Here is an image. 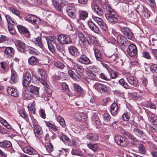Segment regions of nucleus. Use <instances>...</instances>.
I'll return each mask as SVG.
<instances>
[{
	"label": "nucleus",
	"instance_id": "nucleus-53",
	"mask_svg": "<svg viewBox=\"0 0 157 157\" xmlns=\"http://www.w3.org/2000/svg\"><path fill=\"white\" fill-rule=\"evenodd\" d=\"M89 67L87 68V71H86V74L90 77L93 79H95L96 77V75L91 70L89 69Z\"/></svg>",
	"mask_w": 157,
	"mask_h": 157
},
{
	"label": "nucleus",
	"instance_id": "nucleus-20",
	"mask_svg": "<svg viewBox=\"0 0 157 157\" xmlns=\"http://www.w3.org/2000/svg\"><path fill=\"white\" fill-rule=\"evenodd\" d=\"M11 79L9 81V82L11 84L16 83L18 79V77L17 73L13 69L11 68Z\"/></svg>",
	"mask_w": 157,
	"mask_h": 157
},
{
	"label": "nucleus",
	"instance_id": "nucleus-30",
	"mask_svg": "<svg viewBox=\"0 0 157 157\" xmlns=\"http://www.w3.org/2000/svg\"><path fill=\"white\" fill-rule=\"evenodd\" d=\"M79 62L86 65L90 63V61L89 58L85 55H82L79 59Z\"/></svg>",
	"mask_w": 157,
	"mask_h": 157
},
{
	"label": "nucleus",
	"instance_id": "nucleus-62",
	"mask_svg": "<svg viewBox=\"0 0 157 157\" xmlns=\"http://www.w3.org/2000/svg\"><path fill=\"white\" fill-rule=\"evenodd\" d=\"M143 56L147 59H150L151 58L150 53L147 51H144L143 52Z\"/></svg>",
	"mask_w": 157,
	"mask_h": 157
},
{
	"label": "nucleus",
	"instance_id": "nucleus-60",
	"mask_svg": "<svg viewBox=\"0 0 157 157\" xmlns=\"http://www.w3.org/2000/svg\"><path fill=\"white\" fill-rule=\"evenodd\" d=\"M40 75L41 76L40 78H45L47 77V72L45 70H42L40 71Z\"/></svg>",
	"mask_w": 157,
	"mask_h": 157
},
{
	"label": "nucleus",
	"instance_id": "nucleus-2",
	"mask_svg": "<svg viewBox=\"0 0 157 157\" xmlns=\"http://www.w3.org/2000/svg\"><path fill=\"white\" fill-rule=\"evenodd\" d=\"M47 41L48 48L49 51L52 53H54L56 52L55 45L56 46V49L59 52L63 53L64 51L62 45L59 44L57 43L56 40L54 37H50L47 39Z\"/></svg>",
	"mask_w": 157,
	"mask_h": 157
},
{
	"label": "nucleus",
	"instance_id": "nucleus-11",
	"mask_svg": "<svg viewBox=\"0 0 157 157\" xmlns=\"http://www.w3.org/2000/svg\"><path fill=\"white\" fill-rule=\"evenodd\" d=\"M12 145L10 141L7 140H4L0 142V147L2 148L8 147ZM0 155L2 157H7V155L0 149Z\"/></svg>",
	"mask_w": 157,
	"mask_h": 157
},
{
	"label": "nucleus",
	"instance_id": "nucleus-21",
	"mask_svg": "<svg viewBox=\"0 0 157 157\" xmlns=\"http://www.w3.org/2000/svg\"><path fill=\"white\" fill-rule=\"evenodd\" d=\"M128 82L131 85L136 86L138 83V80L135 77L126 75Z\"/></svg>",
	"mask_w": 157,
	"mask_h": 157
},
{
	"label": "nucleus",
	"instance_id": "nucleus-17",
	"mask_svg": "<svg viewBox=\"0 0 157 157\" xmlns=\"http://www.w3.org/2000/svg\"><path fill=\"white\" fill-rule=\"evenodd\" d=\"M75 117L77 121L81 122L85 121L87 119V117L86 114L83 113L77 112L75 114Z\"/></svg>",
	"mask_w": 157,
	"mask_h": 157
},
{
	"label": "nucleus",
	"instance_id": "nucleus-48",
	"mask_svg": "<svg viewBox=\"0 0 157 157\" xmlns=\"http://www.w3.org/2000/svg\"><path fill=\"white\" fill-rule=\"evenodd\" d=\"M57 121L63 127L66 126V124L64 119L61 116H56Z\"/></svg>",
	"mask_w": 157,
	"mask_h": 157
},
{
	"label": "nucleus",
	"instance_id": "nucleus-28",
	"mask_svg": "<svg viewBox=\"0 0 157 157\" xmlns=\"http://www.w3.org/2000/svg\"><path fill=\"white\" fill-rule=\"evenodd\" d=\"M78 36L79 40L81 42L83 45L86 46L89 44V41L82 33L79 32L78 33Z\"/></svg>",
	"mask_w": 157,
	"mask_h": 157
},
{
	"label": "nucleus",
	"instance_id": "nucleus-18",
	"mask_svg": "<svg viewBox=\"0 0 157 157\" xmlns=\"http://www.w3.org/2000/svg\"><path fill=\"white\" fill-rule=\"evenodd\" d=\"M72 68L75 71L77 74H79L82 75V73L84 70V68L82 66L76 63L73 62Z\"/></svg>",
	"mask_w": 157,
	"mask_h": 157
},
{
	"label": "nucleus",
	"instance_id": "nucleus-7",
	"mask_svg": "<svg viewBox=\"0 0 157 157\" xmlns=\"http://www.w3.org/2000/svg\"><path fill=\"white\" fill-rule=\"evenodd\" d=\"M58 40L60 43L64 44H70L72 41L69 36L63 34L58 36Z\"/></svg>",
	"mask_w": 157,
	"mask_h": 157
},
{
	"label": "nucleus",
	"instance_id": "nucleus-64",
	"mask_svg": "<svg viewBox=\"0 0 157 157\" xmlns=\"http://www.w3.org/2000/svg\"><path fill=\"white\" fill-rule=\"evenodd\" d=\"M150 70L153 73L157 72V64H154L150 67Z\"/></svg>",
	"mask_w": 157,
	"mask_h": 157
},
{
	"label": "nucleus",
	"instance_id": "nucleus-57",
	"mask_svg": "<svg viewBox=\"0 0 157 157\" xmlns=\"http://www.w3.org/2000/svg\"><path fill=\"white\" fill-rule=\"evenodd\" d=\"M119 83L125 89H128L129 87L128 83L125 82L123 78H121L119 81Z\"/></svg>",
	"mask_w": 157,
	"mask_h": 157
},
{
	"label": "nucleus",
	"instance_id": "nucleus-42",
	"mask_svg": "<svg viewBox=\"0 0 157 157\" xmlns=\"http://www.w3.org/2000/svg\"><path fill=\"white\" fill-rule=\"evenodd\" d=\"M74 86L75 90L78 94H83L84 92V90L78 84L74 83Z\"/></svg>",
	"mask_w": 157,
	"mask_h": 157
},
{
	"label": "nucleus",
	"instance_id": "nucleus-8",
	"mask_svg": "<svg viewBox=\"0 0 157 157\" xmlns=\"http://www.w3.org/2000/svg\"><path fill=\"white\" fill-rule=\"evenodd\" d=\"M127 50L128 54L131 57L135 56L137 52L136 47L133 43L131 44L128 45Z\"/></svg>",
	"mask_w": 157,
	"mask_h": 157
},
{
	"label": "nucleus",
	"instance_id": "nucleus-50",
	"mask_svg": "<svg viewBox=\"0 0 157 157\" xmlns=\"http://www.w3.org/2000/svg\"><path fill=\"white\" fill-rule=\"evenodd\" d=\"M143 93L140 91H138L136 92H135L131 94V95L134 99H136L138 98H140L142 96Z\"/></svg>",
	"mask_w": 157,
	"mask_h": 157
},
{
	"label": "nucleus",
	"instance_id": "nucleus-43",
	"mask_svg": "<svg viewBox=\"0 0 157 157\" xmlns=\"http://www.w3.org/2000/svg\"><path fill=\"white\" fill-rule=\"evenodd\" d=\"M17 28L20 33H29V31L27 28L21 25L17 26Z\"/></svg>",
	"mask_w": 157,
	"mask_h": 157
},
{
	"label": "nucleus",
	"instance_id": "nucleus-61",
	"mask_svg": "<svg viewBox=\"0 0 157 157\" xmlns=\"http://www.w3.org/2000/svg\"><path fill=\"white\" fill-rule=\"evenodd\" d=\"M27 48L28 49L27 51H28L29 53L33 54H37V53L36 51V50L35 48L30 46H28Z\"/></svg>",
	"mask_w": 157,
	"mask_h": 157
},
{
	"label": "nucleus",
	"instance_id": "nucleus-40",
	"mask_svg": "<svg viewBox=\"0 0 157 157\" xmlns=\"http://www.w3.org/2000/svg\"><path fill=\"white\" fill-rule=\"evenodd\" d=\"M32 41L36 45H37L41 48H43V45L41 41V38L40 37H38L37 38L33 39Z\"/></svg>",
	"mask_w": 157,
	"mask_h": 157
},
{
	"label": "nucleus",
	"instance_id": "nucleus-63",
	"mask_svg": "<svg viewBox=\"0 0 157 157\" xmlns=\"http://www.w3.org/2000/svg\"><path fill=\"white\" fill-rule=\"evenodd\" d=\"M8 29L10 33L12 35H14L16 33V31L13 25H8Z\"/></svg>",
	"mask_w": 157,
	"mask_h": 157
},
{
	"label": "nucleus",
	"instance_id": "nucleus-25",
	"mask_svg": "<svg viewBox=\"0 0 157 157\" xmlns=\"http://www.w3.org/2000/svg\"><path fill=\"white\" fill-rule=\"evenodd\" d=\"M44 90L45 92L43 93L42 97L45 101H48L49 100V95L52 94V90L51 89L48 87L46 88Z\"/></svg>",
	"mask_w": 157,
	"mask_h": 157
},
{
	"label": "nucleus",
	"instance_id": "nucleus-10",
	"mask_svg": "<svg viewBox=\"0 0 157 157\" xmlns=\"http://www.w3.org/2000/svg\"><path fill=\"white\" fill-rule=\"evenodd\" d=\"M94 21L104 31L108 30V28L105 23L101 18L95 16H93Z\"/></svg>",
	"mask_w": 157,
	"mask_h": 157
},
{
	"label": "nucleus",
	"instance_id": "nucleus-34",
	"mask_svg": "<svg viewBox=\"0 0 157 157\" xmlns=\"http://www.w3.org/2000/svg\"><path fill=\"white\" fill-rule=\"evenodd\" d=\"M68 73L71 77L76 79H80L82 78L81 75L77 73L76 74L71 70H69L68 71Z\"/></svg>",
	"mask_w": 157,
	"mask_h": 157
},
{
	"label": "nucleus",
	"instance_id": "nucleus-23",
	"mask_svg": "<svg viewBox=\"0 0 157 157\" xmlns=\"http://www.w3.org/2000/svg\"><path fill=\"white\" fill-rule=\"evenodd\" d=\"M88 25L90 29L96 33L99 32V29L94 23L91 20H89L87 22Z\"/></svg>",
	"mask_w": 157,
	"mask_h": 157
},
{
	"label": "nucleus",
	"instance_id": "nucleus-27",
	"mask_svg": "<svg viewBox=\"0 0 157 157\" xmlns=\"http://www.w3.org/2000/svg\"><path fill=\"white\" fill-rule=\"evenodd\" d=\"M33 132L36 137H38L41 135L43 133V131L42 128L38 125H36L34 127Z\"/></svg>",
	"mask_w": 157,
	"mask_h": 157
},
{
	"label": "nucleus",
	"instance_id": "nucleus-26",
	"mask_svg": "<svg viewBox=\"0 0 157 157\" xmlns=\"http://www.w3.org/2000/svg\"><path fill=\"white\" fill-rule=\"evenodd\" d=\"M62 141L66 144L70 146H72L75 144L74 141L71 140L68 137L66 136L63 135L61 137Z\"/></svg>",
	"mask_w": 157,
	"mask_h": 157
},
{
	"label": "nucleus",
	"instance_id": "nucleus-16",
	"mask_svg": "<svg viewBox=\"0 0 157 157\" xmlns=\"http://www.w3.org/2000/svg\"><path fill=\"white\" fill-rule=\"evenodd\" d=\"M14 50L13 48L7 47L5 49L4 55L7 58L11 57L14 56Z\"/></svg>",
	"mask_w": 157,
	"mask_h": 157
},
{
	"label": "nucleus",
	"instance_id": "nucleus-47",
	"mask_svg": "<svg viewBox=\"0 0 157 157\" xmlns=\"http://www.w3.org/2000/svg\"><path fill=\"white\" fill-rule=\"evenodd\" d=\"M92 123L94 124L98 125L100 124V121L99 117L96 115H94L91 118Z\"/></svg>",
	"mask_w": 157,
	"mask_h": 157
},
{
	"label": "nucleus",
	"instance_id": "nucleus-39",
	"mask_svg": "<svg viewBox=\"0 0 157 157\" xmlns=\"http://www.w3.org/2000/svg\"><path fill=\"white\" fill-rule=\"evenodd\" d=\"M39 59L34 56H32L28 59L29 63L31 65H33L36 64L39 62Z\"/></svg>",
	"mask_w": 157,
	"mask_h": 157
},
{
	"label": "nucleus",
	"instance_id": "nucleus-46",
	"mask_svg": "<svg viewBox=\"0 0 157 157\" xmlns=\"http://www.w3.org/2000/svg\"><path fill=\"white\" fill-rule=\"evenodd\" d=\"M19 114L20 116L24 118L27 122H29V119L28 116L24 110H20L19 111Z\"/></svg>",
	"mask_w": 157,
	"mask_h": 157
},
{
	"label": "nucleus",
	"instance_id": "nucleus-58",
	"mask_svg": "<svg viewBox=\"0 0 157 157\" xmlns=\"http://www.w3.org/2000/svg\"><path fill=\"white\" fill-rule=\"evenodd\" d=\"M6 19L8 23H9L10 25H13L15 23L14 20L13 18L9 15H6L5 16Z\"/></svg>",
	"mask_w": 157,
	"mask_h": 157
},
{
	"label": "nucleus",
	"instance_id": "nucleus-51",
	"mask_svg": "<svg viewBox=\"0 0 157 157\" xmlns=\"http://www.w3.org/2000/svg\"><path fill=\"white\" fill-rule=\"evenodd\" d=\"M88 13L86 11H82L79 13V16L80 19L85 20L88 17Z\"/></svg>",
	"mask_w": 157,
	"mask_h": 157
},
{
	"label": "nucleus",
	"instance_id": "nucleus-14",
	"mask_svg": "<svg viewBox=\"0 0 157 157\" xmlns=\"http://www.w3.org/2000/svg\"><path fill=\"white\" fill-rule=\"evenodd\" d=\"M45 147V149H43L42 150V154L44 155H47L53 150V146L50 143H46Z\"/></svg>",
	"mask_w": 157,
	"mask_h": 157
},
{
	"label": "nucleus",
	"instance_id": "nucleus-13",
	"mask_svg": "<svg viewBox=\"0 0 157 157\" xmlns=\"http://www.w3.org/2000/svg\"><path fill=\"white\" fill-rule=\"evenodd\" d=\"M66 11L70 17L75 18L76 16V9L74 7L71 6H67L66 8Z\"/></svg>",
	"mask_w": 157,
	"mask_h": 157
},
{
	"label": "nucleus",
	"instance_id": "nucleus-38",
	"mask_svg": "<svg viewBox=\"0 0 157 157\" xmlns=\"http://www.w3.org/2000/svg\"><path fill=\"white\" fill-rule=\"evenodd\" d=\"M71 154L73 155L84 156V152L78 149L74 148L72 150Z\"/></svg>",
	"mask_w": 157,
	"mask_h": 157
},
{
	"label": "nucleus",
	"instance_id": "nucleus-22",
	"mask_svg": "<svg viewBox=\"0 0 157 157\" xmlns=\"http://www.w3.org/2000/svg\"><path fill=\"white\" fill-rule=\"evenodd\" d=\"M15 45L17 50L21 52H24L25 48V44L21 41L17 40L15 43Z\"/></svg>",
	"mask_w": 157,
	"mask_h": 157
},
{
	"label": "nucleus",
	"instance_id": "nucleus-5",
	"mask_svg": "<svg viewBox=\"0 0 157 157\" xmlns=\"http://www.w3.org/2000/svg\"><path fill=\"white\" fill-rule=\"evenodd\" d=\"M147 114L149 121L155 127V128L153 127L151 128L150 130L154 132L157 129V116L149 111L147 112Z\"/></svg>",
	"mask_w": 157,
	"mask_h": 157
},
{
	"label": "nucleus",
	"instance_id": "nucleus-45",
	"mask_svg": "<svg viewBox=\"0 0 157 157\" xmlns=\"http://www.w3.org/2000/svg\"><path fill=\"white\" fill-rule=\"evenodd\" d=\"M89 38L90 40V42L91 43L96 46H98L99 45V42L96 37L91 36H89Z\"/></svg>",
	"mask_w": 157,
	"mask_h": 157
},
{
	"label": "nucleus",
	"instance_id": "nucleus-32",
	"mask_svg": "<svg viewBox=\"0 0 157 157\" xmlns=\"http://www.w3.org/2000/svg\"><path fill=\"white\" fill-rule=\"evenodd\" d=\"M87 138L91 141H96L98 140L99 136L94 133H89L86 136Z\"/></svg>",
	"mask_w": 157,
	"mask_h": 157
},
{
	"label": "nucleus",
	"instance_id": "nucleus-12",
	"mask_svg": "<svg viewBox=\"0 0 157 157\" xmlns=\"http://www.w3.org/2000/svg\"><path fill=\"white\" fill-rule=\"evenodd\" d=\"M62 3L56 1H54L53 3V5L55 8L58 11H61L63 8V4L65 5H67L68 2L66 1V0H60Z\"/></svg>",
	"mask_w": 157,
	"mask_h": 157
},
{
	"label": "nucleus",
	"instance_id": "nucleus-3",
	"mask_svg": "<svg viewBox=\"0 0 157 157\" xmlns=\"http://www.w3.org/2000/svg\"><path fill=\"white\" fill-rule=\"evenodd\" d=\"M134 5L136 9V10L138 11V13L139 12L142 13V15L145 18H148L149 17L150 14L149 11L139 2H136Z\"/></svg>",
	"mask_w": 157,
	"mask_h": 157
},
{
	"label": "nucleus",
	"instance_id": "nucleus-15",
	"mask_svg": "<svg viewBox=\"0 0 157 157\" xmlns=\"http://www.w3.org/2000/svg\"><path fill=\"white\" fill-rule=\"evenodd\" d=\"M122 33L129 39L131 40L133 36L132 33L130 29L127 27H122L121 29Z\"/></svg>",
	"mask_w": 157,
	"mask_h": 157
},
{
	"label": "nucleus",
	"instance_id": "nucleus-37",
	"mask_svg": "<svg viewBox=\"0 0 157 157\" xmlns=\"http://www.w3.org/2000/svg\"><path fill=\"white\" fill-rule=\"evenodd\" d=\"M69 50L71 54L74 56H78L79 55V52L75 47L71 46L69 48Z\"/></svg>",
	"mask_w": 157,
	"mask_h": 157
},
{
	"label": "nucleus",
	"instance_id": "nucleus-49",
	"mask_svg": "<svg viewBox=\"0 0 157 157\" xmlns=\"http://www.w3.org/2000/svg\"><path fill=\"white\" fill-rule=\"evenodd\" d=\"M87 146L89 148L94 152L98 150V144H87Z\"/></svg>",
	"mask_w": 157,
	"mask_h": 157
},
{
	"label": "nucleus",
	"instance_id": "nucleus-6",
	"mask_svg": "<svg viewBox=\"0 0 157 157\" xmlns=\"http://www.w3.org/2000/svg\"><path fill=\"white\" fill-rule=\"evenodd\" d=\"M25 20L32 24L37 25L40 24L41 22L40 18L34 15L30 14H28L26 17Z\"/></svg>",
	"mask_w": 157,
	"mask_h": 157
},
{
	"label": "nucleus",
	"instance_id": "nucleus-33",
	"mask_svg": "<svg viewBox=\"0 0 157 157\" xmlns=\"http://www.w3.org/2000/svg\"><path fill=\"white\" fill-rule=\"evenodd\" d=\"M23 150L25 153L31 155L34 154L36 153L35 150L29 146L23 147Z\"/></svg>",
	"mask_w": 157,
	"mask_h": 157
},
{
	"label": "nucleus",
	"instance_id": "nucleus-54",
	"mask_svg": "<svg viewBox=\"0 0 157 157\" xmlns=\"http://www.w3.org/2000/svg\"><path fill=\"white\" fill-rule=\"evenodd\" d=\"M46 124L47 126L49 127L50 128L52 129L53 131L56 132L58 130L56 126L51 123L50 122H47Z\"/></svg>",
	"mask_w": 157,
	"mask_h": 157
},
{
	"label": "nucleus",
	"instance_id": "nucleus-35",
	"mask_svg": "<svg viewBox=\"0 0 157 157\" xmlns=\"http://www.w3.org/2000/svg\"><path fill=\"white\" fill-rule=\"evenodd\" d=\"M118 109V106L115 103H113L110 106V112L113 115H115L117 114Z\"/></svg>",
	"mask_w": 157,
	"mask_h": 157
},
{
	"label": "nucleus",
	"instance_id": "nucleus-4",
	"mask_svg": "<svg viewBox=\"0 0 157 157\" xmlns=\"http://www.w3.org/2000/svg\"><path fill=\"white\" fill-rule=\"evenodd\" d=\"M115 141L118 145L122 147H125L128 144V139L124 137L117 135L115 136Z\"/></svg>",
	"mask_w": 157,
	"mask_h": 157
},
{
	"label": "nucleus",
	"instance_id": "nucleus-29",
	"mask_svg": "<svg viewBox=\"0 0 157 157\" xmlns=\"http://www.w3.org/2000/svg\"><path fill=\"white\" fill-rule=\"evenodd\" d=\"M103 117L104 124L109 125L111 124V117L108 113H104L103 115Z\"/></svg>",
	"mask_w": 157,
	"mask_h": 157
},
{
	"label": "nucleus",
	"instance_id": "nucleus-41",
	"mask_svg": "<svg viewBox=\"0 0 157 157\" xmlns=\"http://www.w3.org/2000/svg\"><path fill=\"white\" fill-rule=\"evenodd\" d=\"M133 132L135 134L140 137L143 136L144 134L143 132L136 127L133 128Z\"/></svg>",
	"mask_w": 157,
	"mask_h": 157
},
{
	"label": "nucleus",
	"instance_id": "nucleus-31",
	"mask_svg": "<svg viewBox=\"0 0 157 157\" xmlns=\"http://www.w3.org/2000/svg\"><path fill=\"white\" fill-rule=\"evenodd\" d=\"M27 87V89L32 93V94H34L36 95H38L39 94V88H38L32 85L29 86H28Z\"/></svg>",
	"mask_w": 157,
	"mask_h": 157
},
{
	"label": "nucleus",
	"instance_id": "nucleus-55",
	"mask_svg": "<svg viewBox=\"0 0 157 157\" xmlns=\"http://www.w3.org/2000/svg\"><path fill=\"white\" fill-rule=\"evenodd\" d=\"M138 148L140 153L142 154H144L146 153V149L143 145L142 144L139 145Z\"/></svg>",
	"mask_w": 157,
	"mask_h": 157
},
{
	"label": "nucleus",
	"instance_id": "nucleus-56",
	"mask_svg": "<svg viewBox=\"0 0 157 157\" xmlns=\"http://www.w3.org/2000/svg\"><path fill=\"white\" fill-rule=\"evenodd\" d=\"M110 77L109 79H114L116 78L118 75V73L113 70H111L109 72Z\"/></svg>",
	"mask_w": 157,
	"mask_h": 157
},
{
	"label": "nucleus",
	"instance_id": "nucleus-36",
	"mask_svg": "<svg viewBox=\"0 0 157 157\" xmlns=\"http://www.w3.org/2000/svg\"><path fill=\"white\" fill-rule=\"evenodd\" d=\"M94 12L99 16H101L103 14V11L101 9L97 4H95L93 6Z\"/></svg>",
	"mask_w": 157,
	"mask_h": 157
},
{
	"label": "nucleus",
	"instance_id": "nucleus-1",
	"mask_svg": "<svg viewBox=\"0 0 157 157\" xmlns=\"http://www.w3.org/2000/svg\"><path fill=\"white\" fill-rule=\"evenodd\" d=\"M105 10L106 13L105 16L108 21L113 24L117 23L119 16L117 12L109 6H106Z\"/></svg>",
	"mask_w": 157,
	"mask_h": 157
},
{
	"label": "nucleus",
	"instance_id": "nucleus-24",
	"mask_svg": "<svg viewBox=\"0 0 157 157\" xmlns=\"http://www.w3.org/2000/svg\"><path fill=\"white\" fill-rule=\"evenodd\" d=\"M7 91L9 94L13 97H17L19 95L18 92L17 90L11 86L8 87L7 88Z\"/></svg>",
	"mask_w": 157,
	"mask_h": 157
},
{
	"label": "nucleus",
	"instance_id": "nucleus-59",
	"mask_svg": "<svg viewBox=\"0 0 157 157\" xmlns=\"http://www.w3.org/2000/svg\"><path fill=\"white\" fill-rule=\"evenodd\" d=\"M124 134L128 137L129 138L132 140V141L135 142L136 140V138L130 133L127 132H125L124 130Z\"/></svg>",
	"mask_w": 157,
	"mask_h": 157
},
{
	"label": "nucleus",
	"instance_id": "nucleus-9",
	"mask_svg": "<svg viewBox=\"0 0 157 157\" xmlns=\"http://www.w3.org/2000/svg\"><path fill=\"white\" fill-rule=\"evenodd\" d=\"M32 77L30 73L29 72H26L23 78L22 84L24 87H27L30 84Z\"/></svg>",
	"mask_w": 157,
	"mask_h": 157
},
{
	"label": "nucleus",
	"instance_id": "nucleus-44",
	"mask_svg": "<svg viewBox=\"0 0 157 157\" xmlns=\"http://www.w3.org/2000/svg\"><path fill=\"white\" fill-rule=\"evenodd\" d=\"M126 38L123 36H117V40L118 43L120 44L123 45L126 40Z\"/></svg>",
	"mask_w": 157,
	"mask_h": 157
},
{
	"label": "nucleus",
	"instance_id": "nucleus-52",
	"mask_svg": "<svg viewBox=\"0 0 157 157\" xmlns=\"http://www.w3.org/2000/svg\"><path fill=\"white\" fill-rule=\"evenodd\" d=\"M24 97L25 98L29 100L32 98L33 94L32 93L30 92L27 88L25 91Z\"/></svg>",
	"mask_w": 157,
	"mask_h": 157
},
{
	"label": "nucleus",
	"instance_id": "nucleus-19",
	"mask_svg": "<svg viewBox=\"0 0 157 157\" xmlns=\"http://www.w3.org/2000/svg\"><path fill=\"white\" fill-rule=\"evenodd\" d=\"M94 87L100 92H105L108 90V87L105 85L101 83H96L94 85Z\"/></svg>",
	"mask_w": 157,
	"mask_h": 157
}]
</instances>
